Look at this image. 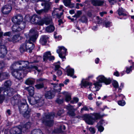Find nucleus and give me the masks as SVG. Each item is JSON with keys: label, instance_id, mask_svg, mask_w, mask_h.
I'll list each match as a JSON object with an SVG mask.
<instances>
[{"label": "nucleus", "instance_id": "393cba45", "mask_svg": "<svg viewBox=\"0 0 134 134\" xmlns=\"http://www.w3.org/2000/svg\"><path fill=\"white\" fill-rule=\"evenodd\" d=\"M22 37L20 36L19 35H14L12 38V41L14 43L22 39Z\"/></svg>", "mask_w": 134, "mask_h": 134}, {"label": "nucleus", "instance_id": "b1692460", "mask_svg": "<svg viewBox=\"0 0 134 134\" xmlns=\"http://www.w3.org/2000/svg\"><path fill=\"white\" fill-rule=\"evenodd\" d=\"M35 81L34 79L32 78H29L25 81V83L28 85H32L35 83Z\"/></svg>", "mask_w": 134, "mask_h": 134}, {"label": "nucleus", "instance_id": "de8ad7c7", "mask_svg": "<svg viewBox=\"0 0 134 134\" xmlns=\"http://www.w3.org/2000/svg\"><path fill=\"white\" fill-rule=\"evenodd\" d=\"M87 19L86 17L84 16H82L81 19V21L82 23H86L87 21Z\"/></svg>", "mask_w": 134, "mask_h": 134}, {"label": "nucleus", "instance_id": "1a4fd4ad", "mask_svg": "<svg viewBox=\"0 0 134 134\" xmlns=\"http://www.w3.org/2000/svg\"><path fill=\"white\" fill-rule=\"evenodd\" d=\"M67 49L64 47H59V49L57 50V52L59 54V57L61 58L64 59L65 57V54Z\"/></svg>", "mask_w": 134, "mask_h": 134}, {"label": "nucleus", "instance_id": "6e6552de", "mask_svg": "<svg viewBox=\"0 0 134 134\" xmlns=\"http://www.w3.org/2000/svg\"><path fill=\"white\" fill-rule=\"evenodd\" d=\"M31 22L33 24L43 25L44 24L43 21L40 17L37 15H34L31 19Z\"/></svg>", "mask_w": 134, "mask_h": 134}, {"label": "nucleus", "instance_id": "a211bd4d", "mask_svg": "<svg viewBox=\"0 0 134 134\" xmlns=\"http://www.w3.org/2000/svg\"><path fill=\"white\" fill-rule=\"evenodd\" d=\"M44 96L46 99H52L55 96V94L53 92L48 91L46 93Z\"/></svg>", "mask_w": 134, "mask_h": 134}, {"label": "nucleus", "instance_id": "2f4dec72", "mask_svg": "<svg viewBox=\"0 0 134 134\" xmlns=\"http://www.w3.org/2000/svg\"><path fill=\"white\" fill-rule=\"evenodd\" d=\"M9 75L8 73L7 72H2L0 73V77H2L3 79H5L8 78Z\"/></svg>", "mask_w": 134, "mask_h": 134}, {"label": "nucleus", "instance_id": "8fccbe9b", "mask_svg": "<svg viewBox=\"0 0 134 134\" xmlns=\"http://www.w3.org/2000/svg\"><path fill=\"white\" fill-rule=\"evenodd\" d=\"M56 102L59 104H61L63 102V99H57L56 100Z\"/></svg>", "mask_w": 134, "mask_h": 134}, {"label": "nucleus", "instance_id": "9d476101", "mask_svg": "<svg viewBox=\"0 0 134 134\" xmlns=\"http://www.w3.org/2000/svg\"><path fill=\"white\" fill-rule=\"evenodd\" d=\"M91 2L94 6L102 7L106 3V1L104 0H91Z\"/></svg>", "mask_w": 134, "mask_h": 134}, {"label": "nucleus", "instance_id": "774afa93", "mask_svg": "<svg viewBox=\"0 0 134 134\" xmlns=\"http://www.w3.org/2000/svg\"><path fill=\"white\" fill-rule=\"evenodd\" d=\"M73 100L75 102L77 103L79 101V99L75 97L74 98Z\"/></svg>", "mask_w": 134, "mask_h": 134}, {"label": "nucleus", "instance_id": "aec40b11", "mask_svg": "<svg viewBox=\"0 0 134 134\" xmlns=\"http://www.w3.org/2000/svg\"><path fill=\"white\" fill-rule=\"evenodd\" d=\"M37 101L36 106L40 107L42 106L44 103V100L43 98L41 97H37Z\"/></svg>", "mask_w": 134, "mask_h": 134}, {"label": "nucleus", "instance_id": "39448f33", "mask_svg": "<svg viewBox=\"0 0 134 134\" xmlns=\"http://www.w3.org/2000/svg\"><path fill=\"white\" fill-rule=\"evenodd\" d=\"M25 35L27 38H29L30 41L33 42H35L38 36V31L34 29H31L28 34H25Z\"/></svg>", "mask_w": 134, "mask_h": 134}, {"label": "nucleus", "instance_id": "37998d69", "mask_svg": "<svg viewBox=\"0 0 134 134\" xmlns=\"http://www.w3.org/2000/svg\"><path fill=\"white\" fill-rule=\"evenodd\" d=\"M68 113L69 115L71 116H73L75 115L74 110L69 111Z\"/></svg>", "mask_w": 134, "mask_h": 134}, {"label": "nucleus", "instance_id": "ea45409f", "mask_svg": "<svg viewBox=\"0 0 134 134\" xmlns=\"http://www.w3.org/2000/svg\"><path fill=\"white\" fill-rule=\"evenodd\" d=\"M112 84L114 87L116 88H117L118 87V84L117 81L115 80L113 81L112 82Z\"/></svg>", "mask_w": 134, "mask_h": 134}, {"label": "nucleus", "instance_id": "0e129e2a", "mask_svg": "<svg viewBox=\"0 0 134 134\" xmlns=\"http://www.w3.org/2000/svg\"><path fill=\"white\" fill-rule=\"evenodd\" d=\"M11 33L10 32H6L3 35L4 36H9L10 35Z\"/></svg>", "mask_w": 134, "mask_h": 134}, {"label": "nucleus", "instance_id": "f704fd0d", "mask_svg": "<svg viewBox=\"0 0 134 134\" xmlns=\"http://www.w3.org/2000/svg\"><path fill=\"white\" fill-rule=\"evenodd\" d=\"M91 84V83H90L86 81H81V87H82V86L84 87H86L88 85H90Z\"/></svg>", "mask_w": 134, "mask_h": 134}, {"label": "nucleus", "instance_id": "c9c22d12", "mask_svg": "<svg viewBox=\"0 0 134 134\" xmlns=\"http://www.w3.org/2000/svg\"><path fill=\"white\" fill-rule=\"evenodd\" d=\"M35 86L37 89H40L44 87V85L43 83H41L35 85Z\"/></svg>", "mask_w": 134, "mask_h": 134}, {"label": "nucleus", "instance_id": "09e8293b", "mask_svg": "<svg viewBox=\"0 0 134 134\" xmlns=\"http://www.w3.org/2000/svg\"><path fill=\"white\" fill-rule=\"evenodd\" d=\"M64 112V111L63 109H61L59 110L57 113V115L59 116L61 115V114H63Z\"/></svg>", "mask_w": 134, "mask_h": 134}, {"label": "nucleus", "instance_id": "f3484780", "mask_svg": "<svg viewBox=\"0 0 134 134\" xmlns=\"http://www.w3.org/2000/svg\"><path fill=\"white\" fill-rule=\"evenodd\" d=\"M7 53V49L5 46L4 45L1 46L0 48V57H4Z\"/></svg>", "mask_w": 134, "mask_h": 134}, {"label": "nucleus", "instance_id": "4d7b16f0", "mask_svg": "<svg viewBox=\"0 0 134 134\" xmlns=\"http://www.w3.org/2000/svg\"><path fill=\"white\" fill-rule=\"evenodd\" d=\"M45 79L43 78H40L37 80L36 82L38 83H39L40 82L43 81Z\"/></svg>", "mask_w": 134, "mask_h": 134}, {"label": "nucleus", "instance_id": "5701e85b", "mask_svg": "<svg viewBox=\"0 0 134 134\" xmlns=\"http://www.w3.org/2000/svg\"><path fill=\"white\" fill-rule=\"evenodd\" d=\"M67 72L68 76H70L73 78H76V76L74 75V69L71 68L68 69L67 70Z\"/></svg>", "mask_w": 134, "mask_h": 134}, {"label": "nucleus", "instance_id": "4be33fe9", "mask_svg": "<svg viewBox=\"0 0 134 134\" xmlns=\"http://www.w3.org/2000/svg\"><path fill=\"white\" fill-rule=\"evenodd\" d=\"M48 38L46 35H43L41 36L40 40V42L42 45L46 44L47 42V41Z\"/></svg>", "mask_w": 134, "mask_h": 134}, {"label": "nucleus", "instance_id": "c85d7f7f", "mask_svg": "<svg viewBox=\"0 0 134 134\" xmlns=\"http://www.w3.org/2000/svg\"><path fill=\"white\" fill-rule=\"evenodd\" d=\"M31 125V123L30 122H29L27 123L23 126L22 128L21 129V131H23L24 132V130L26 131V129H29Z\"/></svg>", "mask_w": 134, "mask_h": 134}, {"label": "nucleus", "instance_id": "20e7f679", "mask_svg": "<svg viewBox=\"0 0 134 134\" xmlns=\"http://www.w3.org/2000/svg\"><path fill=\"white\" fill-rule=\"evenodd\" d=\"M97 79L99 82H97L94 83V85H95V87L97 89L96 91H98L97 89H99V87H100L101 86V85L99 83V82H103L106 85L109 84L111 82V80L110 79H106L102 75L99 76L97 77Z\"/></svg>", "mask_w": 134, "mask_h": 134}, {"label": "nucleus", "instance_id": "c756f323", "mask_svg": "<svg viewBox=\"0 0 134 134\" xmlns=\"http://www.w3.org/2000/svg\"><path fill=\"white\" fill-rule=\"evenodd\" d=\"M37 97H36L35 98H32L31 99V100L29 99V102L30 103V104L32 105H34L35 104H36V105L37 102Z\"/></svg>", "mask_w": 134, "mask_h": 134}, {"label": "nucleus", "instance_id": "412c9836", "mask_svg": "<svg viewBox=\"0 0 134 134\" xmlns=\"http://www.w3.org/2000/svg\"><path fill=\"white\" fill-rule=\"evenodd\" d=\"M25 89L28 91L29 94L31 96H32L34 93V88L32 86L26 87Z\"/></svg>", "mask_w": 134, "mask_h": 134}, {"label": "nucleus", "instance_id": "ddd939ff", "mask_svg": "<svg viewBox=\"0 0 134 134\" xmlns=\"http://www.w3.org/2000/svg\"><path fill=\"white\" fill-rule=\"evenodd\" d=\"M54 57L53 56H51V54L50 52L48 51L45 53L43 56V60L44 61H46L48 59L51 61L53 60Z\"/></svg>", "mask_w": 134, "mask_h": 134}, {"label": "nucleus", "instance_id": "5fc2aeb1", "mask_svg": "<svg viewBox=\"0 0 134 134\" xmlns=\"http://www.w3.org/2000/svg\"><path fill=\"white\" fill-rule=\"evenodd\" d=\"M82 13L81 11L80 10L77 11L76 14L77 16V18H79Z\"/></svg>", "mask_w": 134, "mask_h": 134}, {"label": "nucleus", "instance_id": "49530a36", "mask_svg": "<svg viewBox=\"0 0 134 134\" xmlns=\"http://www.w3.org/2000/svg\"><path fill=\"white\" fill-rule=\"evenodd\" d=\"M118 104L120 105L123 106L125 104V102L124 101L122 100V101L120 100L118 102Z\"/></svg>", "mask_w": 134, "mask_h": 134}, {"label": "nucleus", "instance_id": "473e14b6", "mask_svg": "<svg viewBox=\"0 0 134 134\" xmlns=\"http://www.w3.org/2000/svg\"><path fill=\"white\" fill-rule=\"evenodd\" d=\"M15 97H14L11 100V103L12 105H14L17 104L18 105L19 102H20V101H19V100L17 99H15Z\"/></svg>", "mask_w": 134, "mask_h": 134}, {"label": "nucleus", "instance_id": "6ab92c4d", "mask_svg": "<svg viewBox=\"0 0 134 134\" xmlns=\"http://www.w3.org/2000/svg\"><path fill=\"white\" fill-rule=\"evenodd\" d=\"M44 24L48 25L50 24H52V19L51 17L50 16H48L43 19H42Z\"/></svg>", "mask_w": 134, "mask_h": 134}, {"label": "nucleus", "instance_id": "58836bf2", "mask_svg": "<svg viewBox=\"0 0 134 134\" xmlns=\"http://www.w3.org/2000/svg\"><path fill=\"white\" fill-rule=\"evenodd\" d=\"M41 132L40 129H34L32 131L31 134H40Z\"/></svg>", "mask_w": 134, "mask_h": 134}, {"label": "nucleus", "instance_id": "4468645a", "mask_svg": "<svg viewBox=\"0 0 134 134\" xmlns=\"http://www.w3.org/2000/svg\"><path fill=\"white\" fill-rule=\"evenodd\" d=\"M23 19L22 16L21 15L18 14L12 18V20L14 23L18 24L22 22Z\"/></svg>", "mask_w": 134, "mask_h": 134}, {"label": "nucleus", "instance_id": "864d4df0", "mask_svg": "<svg viewBox=\"0 0 134 134\" xmlns=\"http://www.w3.org/2000/svg\"><path fill=\"white\" fill-rule=\"evenodd\" d=\"M83 110L86 111H88L89 109L87 107L84 106L81 109V113H82V111H83Z\"/></svg>", "mask_w": 134, "mask_h": 134}, {"label": "nucleus", "instance_id": "bf43d9fd", "mask_svg": "<svg viewBox=\"0 0 134 134\" xmlns=\"http://www.w3.org/2000/svg\"><path fill=\"white\" fill-rule=\"evenodd\" d=\"M108 1L110 4L111 5H113L114 4V3H116V0H108Z\"/></svg>", "mask_w": 134, "mask_h": 134}, {"label": "nucleus", "instance_id": "2eb2a0df", "mask_svg": "<svg viewBox=\"0 0 134 134\" xmlns=\"http://www.w3.org/2000/svg\"><path fill=\"white\" fill-rule=\"evenodd\" d=\"M27 50V52L30 53H31L32 50L33 49L34 47V45L29 40L27 41L26 40L25 42Z\"/></svg>", "mask_w": 134, "mask_h": 134}, {"label": "nucleus", "instance_id": "f03ea898", "mask_svg": "<svg viewBox=\"0 0 134 134\" xmlns=\"http://www.w3.org/2000/svg\"><path fill=\"white\" fill-rule=\"evenodd\" d=\"M29 62L27 61L19 60L14 62L11 65L14 68L19 70H24L29 68Z\"/></svg>", "mask_w": 134, "mask_h": 134}, {"label": "nucleus", "instance_id": "603ef678", "mask_svg": "<svg viewBox=\"0 0 134 134\" xmlns=\"http://www.w3.org/2000/svg\"><path fill=\"white\" fill-rule=\"evenodd\" d=\"M89 130L92 133H95L94 128L93 127H91L89 129Z\"/></svg>", "mask_w": 134, "mask_h": 134}, {"label": "nucleus", "instance_id": "bb28decb", "mask_svg": "<svg viewBox=\"0 0 134 134\" xmlns=\"http://www.w3.org/2000/svg\"><path fill=\"white\" fill-rule=\"evenodd\" d=\"M54 27L53 25H51L47 26L46 29V31L48 32H52L54 31Z\"/></svg>", "mask_w": 134, "mask_h": 134}, {"label": "nucleus", "instance_id": "6e6d98bb", "mask_svg": "<svg viewBox=\"0 0 134 134\" xmlns=\"http://www.w3.org/2000/svg\"><path fill=\"white\" fill-rule=\"evenodd\" d=\"M4 66V63L3 62H0V69H2Z\"/></svg>", "mask_w": 134, "mask_h": 134}, {"label": "nucleus", "instance_id": "4c0bfd02", "mask_svg": "<svg viewBox=\"0 0 134 134\" xmlns=\"http://www.w3.org/2000/svg\"><path fill=\"white\" fill-rule=\"evenodd\" d=\"M117 12L119 15H123L124 14L123 12H124V10L122 8H119Z\"/></svg>", "mask_w": 134, "mask_h": 134}, {"label": "nucleus", "instance_id": "680f3d73", "mask_svg": "<svg viewBox=\"0 0 134 134\" xmlns=\"http://www.w3.org/2000/svg\"><path fill=\"white\" fill-rule=\"evenodd\" d=\"M63 14V13H61L60 14H59L58 13H57L55 14V15L57 18H59L61 17V16Z\"/></svg>", "mask_w": 134, "mask_h": 134}, {"label": "nucleus", "instance_id": "dca6fc26", "mask_svg": "<svg viewBox=\"0 0 134 134\" xmlns=\"http://www.w3.org/2000/svg\"><path fill=\"white\" fill-rule=\"evenodd\" d=\"M11 134H21V127L18 128L17 127H13L10 130Z\"/></svg>", "mask_w": 134, "mask_h": 134}, {"label": "nucleus", "instance_id": "7c9ffc66", "mask_svg": "<svg viewBox=\"0 0 134 134\" xmlns=\"http://www.w3.org/2000/svg\"><path fill=\"white\" fill-rule=\"evenodd\" d=\"M65 128L66 127L65 125H61L59 128L57 129V132L59 133L63 132L65 130Z\"/></svg>", "mask_w": 134, "mask_h": 134}, {"label": "nucleus", "instance_id": "f8f14e48", "mask_svg": "<svg viewBox=\"0 0 134 134\" xmlns=\"http://www.w3.org/2000/svg\"><path fill=\"white\" fill-rule=\"evenodd\" d=\"M50 5L51 4L47 2L44 4V9L37 11V13L40 14L42 13L47 12L49 9Z\"/></svg>", "mask_w": 134, "mask_h": 134}, {"label": "nucleus", "instance_id": "13d9d810", "mask_svg": "<svg viewBox=\"0 0 134 134\" xmlns=\"http://www.w3.org/2000/svg\"><path fill=\"white\" fill-rule=\"evenodd\" d=\"M56 71L59 76H60L62 74V72L60 70H58Z\"/></svg>", "mask_w": 134, "mask_h": 134}, {"label": "nucleus", "instance_id": "cd10ccee", "mask_svg": "<svg viewBox=\"0 0 134 134\" xmlns=\"http://www.w3.org/2000/svg\"><path fill=\"white\" fill-rule=\"evenodd\" d=\"M17 24H18L19 27V30L20 31L24 29L25 27L26 24L24 22H21Z\"/></svg>", "mask_w": 134, "mask_h": 134}, {"label": "nucleus", "instance_id": "e433bc0d", "mask_svg": "<svg viewBox=\"0 0 134 134\" xmlns=\"http://www.w3.org/2000/svg\"><path fill=\"white\" fill-rule=\"evenodd\" d=\"M30 111L28 110V109L25 111H24L23 113H21L25 117L28 118L29 116Z\"/></svg>", "mask_w": 134, "mask_h": 134}, {"label": "nucleus", "instance_id": "0eeeda50", "mask_svg": "<svg viewBox=\"0 0 134 134\" xmlns=\"http://www.w3.org/2000/svg\"><path fill=\"white\" fill-rule=\"evenodd\" d=\"M26 103V100L25 99H23L19 102V108L20 113H23L24 111L28 109V106Z\"/></svg>", "mask_w": 134, "mask_h": 134}, {"label": "nucleus", "instance_id": "052dcab7", "mask_svg": "<svg viewBox=\"0 0 134 134\" xmlns=\"http://www.w3.org/2000/svg\"><path fill=\"white\" fill-rule=\"evenodd\" d=\"M60 67V66L59 65H55V69L54 70L55 71H57L59 70V68Z\"/></svg>", "mask_w": 134, "mask_h": 134}, {"label": "nucleus", "instance_id": "a19ab883", "mask_svg": "<svg viewBox=\"0 0 134 134\" xmlns=\"http://www.w3.org/2000/svg\"><path fill=\"white\" fill-rule=\"evenodd\" d=\"M64 86V84L63 83H60L59 84V87H60L58 89H54V90L55 91L57 92H59L61 89V87L62 86L63 87ZM58 87V86H57V87Z\"/></svg>", "mask_w": 134, "mask_h": 134}, {"label": "nucleus", "instance_id": "7ed1b4c3", "mask_svg": "<svg viewBox=\"0 0 134 134\" xmlns=\"http://www.w3.org/2000/svg\"><path fill=\"white\" fill-rule=\"evenodd\" d=\"M101 116L98 113H94L91 115L86 114L83 116V120L88 124L92 125L96 120L100 118Z\"/></svg>", "mask_w": 134, "mask_h": 134}, {"label": "nucleus", "instance_id": "338daca9", "mask_svg": "<svg viewBox=\"0 0 134 134\" xmlns=\"http://www.w3.org/2000/svg\"><path fill=\"white\" fill-rule=\"evenodd\" d=\"M103 120H101L98 123L97 125H102L103 124Z\"/></svg>", "mask_w": 134, "mask_h": 134}, {"label": "nucleus", "instance_id": "a878e982", "mask_svg": "<svg viewBox=\"0 0 134 134\" xmlns=\"http://www.w3.org/2000/svg\"><path fill=\"white\" fill-rule=\"evenodd\" d=\"M19 50L20 52L22 53L24 52L27 51V50L25 43L22 44L19 48Z\"/></svg>", "mask_w": 134, "mask_h": 134}, {"label": "nucleus", "instance_id": "f257e3e1", "mask_svg": "<svg viewBox=\"0 0 134 134\" xmlns=\"http://www.w3.org/2000/svg\"><path fill=\"white\" fill-rule=\"evenodd\" d=\"M54 113H45L44 116L42 118V123L45 125L51 127L53 124V121L52 119L55 116Z\"/></svg>", "mask_w": 134, "mask_h": 134}, {"label": "nucleus", "instance_id": "9b49d317", "mask_svg": "<svg viewBox=\"0 0 134 134\" xmlns=\"http://www.w3.org/2000/svg\"><path fill=\"white\" fill-rule=\"evenodd\" d=\"M12 8L11 5L10 4H7L3 6L1 8V11L4 14H7L11 12Z\"/></svg>", "mask_w": 134, "mask_h": 134}, {"label": "nucleus", "instance_id": "423d86ee", "mask_svg": "<svg viewBox=\"0 0 134 134\" xmlns=\"http://www.w3.org/2000/svg\"><path fill=\"white\" fill-rule=\"evenodd\" d=\"M10 69L11 71L12 75L15 77L19 80L22 79L24 77L23 75L22 74L21 70L17 69V68H14L11 65L10 67Z\"/></svg>", "mask_w": 134, "mask_h": 134}, {"label": "nucleus", "instance_id": "69168bd1", "mask_svg": "<svg viewBox=\"0 0 134 134\" xmlns=\"http://www.w3.org/2000/svg\"><path fill=\"white\" fill-rule=\"evenodd\" d=\"M107 12H103L100 13V14L101 16L102 17L103 16V15L104 14H106Z\"/></svg>", "mask_w": 134, "mask_h": 134}, {"label": "nucleus", "instance_id": "72a5a7b5", "mask_svg": "<svg viewBox=\"0 0 134 134\" xmlns=\"http://www.w3.org/2000/svg\"><path fill=\"white\" fill-rule=\"evenodd\" d=\"M18 24H16V25H14L12 27V29L13 32H17L20 31L19 30Z\"/></svg>", "mask_w": 134, "mask_h": 134}, {"label": "nucleus", "instance_id": "a18cd8bd", "mask_svg": "<svg viewBox=\"0 0 134 134\" xmlns=\"http://www.w3.org/2000/svg\"><path fill=\"white\" fill-rule=\"evenodd\" d=\"M97 127L98 128V130L100 132L103 131L104 130V127L101 125H97Z\"/></svg>", "mask_w": 134, "mask_h": 134}, {"label": "nucleus", "instance_id": "e2e57ef3", "mask_svg": "<svg viewBox=\"0 0 134 134\" xmlns=\"http://www.w3.org/2000/svg\"><path fill=\"white\" fill-rule=\"evenodd\" d=\"M132 67L131 66H130V68H126V72L127 73H129L130 71L131 70V68Z\"/></svg>", "mask_w": 134, "mask_h": 134}, {"label": "nucleus", "instance_id": "79ce46f5", "mask_svg": "<svg viewBox=\"0 0 134 134\" xmlns=\"http://www.w3.org/2000/svg\"><path fill=\"white\" fill-rule=\"evenodd\" d=\"M71 0H64L63 3L64 5L68 7L69 6V4H70L71 3Z\"/></svg>", "mask_w": 134, "mask_h": 134}, {"label": "nucleus", "instance_id": "c03bdc74", "mask_svg": "<svg viewBox=\"0 0 134 134\" xmlns=\"http://www.w3.org/2000/svg\"><path fill=\"white\" fill-rule=\"evenodd\" d=\"M66 108L69 111L75 110L73 107L70 104H69L68 105L66 106Z\"/></svg>", "mask_w": 134, "mask_h": 134}, {"label": "nucleus", "instance_id": "3c124183", "mask_svg": "<svg viewBox=\"0 0 134 134\" xmlns=\"http://www.w3.org/2000/svg\"><path fill=\"white\" fill-rule=\"evenodd\" d=\"M71 99V96L69 95H67L65 97V100L66 102H68L70 101Z\"/></svg>", "mask_w": 134, "mask_h": 134}]
</instances>
